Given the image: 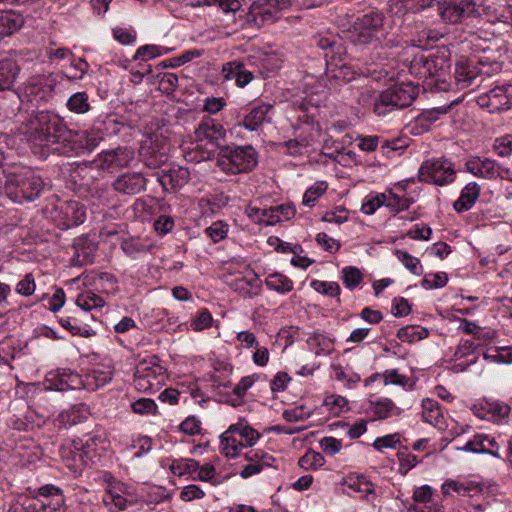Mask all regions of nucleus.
<instances>
[{"label":"nucleus","instance_id":"nucleus-19","mask_svg":"<svg viewBox=\"0 0 512 512\" xmlns=\"http://www.w3.org/2000/svg\"><path fill=\"white\" fill-rule=\"evenodd\" d=\"M134 159V152L127 147H118L106 150L99 154V167L105 170H114L126 167Z\"/></svg>","mask_w":512,"mask_h":512},{"label":"nucleus","instance_id":"nucleus-34","mask_svg":"<svg viewBox=\"0 0 512 512\" xmlns=\"http://www.w3.org/2000/svg\"><path fill=\"white\" fill-rule=\"evenodd\" d=\"M222 453L228 458H235L240 451L247 446L241 441L236 433H229V428L220 436Z\"/></svg>","mask_w":512,"mask_h":512},{"label":"nucleus","instance_id":"nucleus-6","mask_svg":"<svg viewBox=\"0 0 512 512\" xmlns=\"http://www.w3.org/2000/svg\"><path fill=\"white\" fill-rule=\"evenodd\" d=\"M165 379V369L155 355L141 360L136 366L134 386L140 392H157L164 385Z\"/></svg>","mask_w":512,"mask_h":512},{"label":"nucleus","instance_id":"nucleus-21","mask_svg":"<svg viewBox=\"0 0 512 512\" xmlns=\"http://www.w3.org/2000/svg\"><path fill=\"white\" fill-rule=\"evenodd\" d=\"M23 413L14 414L8 420V426L16 431L28 432L45 423L44 416L26 404Z\"/></svg>","mask_w":512,"mask_h":512},{"label":"nucleus","instance_id":"nucleus-4","mask_svg":"<svg viewBox=\"0 0 512 512\" xmlns=\"http://www.w3.org/2000/svg\"><path fill=\"white\" fill-rule=\"evenodd\" d=\"M61 489L52 484L44 485L36 497H24L13 503L8 512H65Z\"/></svg>","mask_w":512,"mask_h":512},{"label":"nucleus","instance_id":"nucleus-40","mask_svg":"<svg viewBox=\"0 0 512 512\" xmlns=\"http://www.w3.org/2000/svg\"><path fill=\"white\" fill-rule=\"evenodd\" d=\"M307 344L316 355L329 354L333 349V340L319 332L309 336Z\"/></svg>","mask_w":512,"mask_h":512},{"label":"nucleus","instance_id":"nucleus-7","mask_svg":"<svg viewBox=\"0 0 512 512\" xmlns=\"http://www.w3.org/2000/svg\"><path fill=\"white\" fill-rule=\"evenodd\" d=\"M291 6L290 0H255L245 14L244 24L261 27L280 18L281 10Z\"/></svg>","mask_w":512,"mask_h":512},{"label":"nucleus","instance_id":"nucleus-47","mask_svg":"<svg viewBox=\"0 0 512 512\" xmlns=\"http://www.w3.org/2000/svg\"><path fill=\"white\" fill-rule=\"evenodd\" d=\"M391 6H396L403 10L419 12L435 5V0H389Z\"/></svg>","mask_w":512,"mask_h":512},{"label":"nucleus","instance_id":"nucleus-8","mask_svg":"<svg viewBox=\"0 0 512 512\" xmlns=\"http://www.w3.org/2000/svg\"><path fill=\"white\" fill-rule=\"evenodd\" d=\"M300 124L295 127V138L289 139L283 143L287 148L288 154L292 156L301 155L304 148L311 146L320 134V126L315 123L314 118L303 112L298 116Z\"/></svg>","mask_w":512,"mask_h":512},{"label":"nucleus","instance_id":"nucleus-29","mask_svg":"<svg viewBox=\"0 0 512 512\" xmlns=\"http://www.w3.org/2000/svg\"><path fill=\"white\" fill-rule=\"evenodd\" d=\"M480 191V186L476 182H469L461 190L459 198L454 202V210L458 213L470 210L479 198Z\"/></svg>","mask_w":512,"mask_h":512},{"label":"nucleus","instance_id":"nucleus-51","mask_svg":"<svg viewBox=\"0 0 512 512\" xmlns=\"http://www.w3.org/2000/svg\"><path fill=\"white\" fill-rule=\"evenodd\" d=\"M310 285L318 293H321L323 295L330 296V297H337V302L338 303L340 302L339 295H340L341 290H340V286L337 282L313 280Z\"/></svg>","mask_w":512,"mask_h":512},{"label":"nucleus","instance_id":"nucleus-10","mask_svg":"<svg viewBox=\"0 0 512 512\" xmlns=\"http://www.w3.org/2000/svg\"><path fill=\"white\" fill-rule=\"evenodd\" d=\"M500 69V64L495 62L487 67L482 61L461 58L455 65L454 77L459 89H466L473 85L482 74L490 75L492 71Z\"/></svg>","mask_w":512,"mask_h":512},{"label":"nucleus","instance_id":"nucleus-59","mask_svg":"<svg viewBox=\"0 0 512 512\" xmlns=\"http://www.w3.org/2000/svg\"><path fill=\"white\" fill-rule=\"evenodd\" d=\"M202 55V51L193 49L183 52L178 57H175L170 60H165L161 63L163 67H178L180 65H183L189 61H191L194 58L200 57Z\"/></svg>","mask_w":512,"mask_h":512},{"label":"nucleus","instance_id":"nucleus-62","mask_svg":"<svg viewBox=\"0 0 512 512\" xmlns=\"http://www.w3.org/2000/svg\"><path fill=\"white\" fill-rule=\"evenodd\" d=\"M397 456L399 460L398 471L402 475H406L418 463L417 456L407 451L398 452Z\"/></svg>","mask_w":512,"mask_h":512},{"label":"nucleus","instance_id":"nucleus-61","mask_svg":"<svg viewBox=\"0 0 512 512\" xmlns=\"http://www.w3.org/2000/svg\"><path fill=\"white\" fill-rule=\"evenodd\" d=\"M327 190L325 182H319L308 188L303 196V204L306 206H312L314 202L323 195Z\"/></svg>","mask_w":512,"mask_h":512},{"label":"nucleus","instance_id":"nucleus-55","mask_svg":"<svg viewBox=\"0 0 512 512\" xmlns=\"http://www.w3.org/2000/svg\"><path fill=\"white\" fill-rule=\"evenodd\" d=\"M448 282V276L445 272L429 273L421 281L425 289H437L444 287Z\"/></svg>","mask_w":512,"mask_h":512},{"label":"nucleus","instance_id":"nucleus-36","mask_svg":"<svg viewBox=\"0 0 512 512\" xmlns=\"http://www.w3.org/2000/svg\"><path fill=\"white\" fill-rule=\"evenodd\" d=\"M475 447L477 454H489L495 458L503 459L500 453V446L496 442L495 438L488 434H476Z\"/></svg>","mask_w":512,"mask_h":512},{"label":"nucleus","instance_id":"nucleus-33","mask_svg":"<svg viewBox=\"0 0 512 512\" xmlns=\"http://www.w3.org/2000/svg\"><path fill=\"white\" fill-rule=\"evenodd\" d=\"M24 23L23 17L14 11H0V36H10L18 31Z\"/></svg>","mask_w":512,"mask_h":512},{"label":"nucleus","instance_id":"nucleus-28","mask_svg":"<svg viewBox=\"0 0 512 512\" xmlns=\"http://www.w3.org/2000/svg\"><path fill=\"white\" fill-rule=\"evenodd\" d=\"M480 409L483 412L477 415L493 422H502L510 414V406L498 401H484L480 404Z\"/></svg>","mask_w":512,"mask_h":512},{"label":"nucleus","instance_id":"nucleus-56","mask_svg":"<svg viewBox=\"0 0 512 512\" xmlns=\"http://www.w3.org/2000/svg\"><path fill=\"white\" fill-rule=\"evenodd\" d=\"M131 408L134 413L139 415H148L157 413V405L154 400L150 398H140L131 403Z\"/></svg>","mask_w":512,"mask_h":512},{"label":"nucleus","instance_id":"nucleus-1","mask_svg":"<svg viewBox=\"0 0 512 512\" xmlns=\"http://www.w3.org/2000/svg\"><path fill=\"white\" fill-rule=\"evenodd\" d=\"M3 175L7 197L18 204L33 202L51 188L49 181L43 179L31 167L21 164L4 166Z\"/></svg>","mask_w":512,"mask_h":512},{"label":"nucleus","instance_id":"nucleus-46","mask_svg":"<svg viewBox=\"0 0 512 512\" xmlns=\"http://www.w3.org/2000/svg\"><path fill=\"white\" fill-rule=\"evenodd\" d=\"M357 102L362 107L370 109L376 114V105L380 104V92L370 88H363L358 91Z\"/></svg>","mask_w":512,"mask_h":512},{"label":"nucleus","instance_id":"nucleus-58","mask_svg":"<svg viewBox=\"0 0 512 512\" xmlns=\"http://www.w3.org/2000/svg\"><path fill=\"white\" fill-rule=\"evenodd\" d=\"M362 278V273L356 267L348 266L342 270L343 283L349 289H353L358 286L362 281Z\"/></svg>","mask_w":512,"mask_h":512},{"label":"nucleus","instance_id":"nucleus-16","mask_svg":"<svg viewBox=\"0 0 512 512\" xmlns=\"http://www.w3.org/2000/svg\"><path fill=\"white\" fill-rule=\"evenodd\" d=\"M444 60L434 55L416 54L409 65L410 74L418 79L439 77L444 69Z\"/></svg>","mask_w":512,"mask_h":512},{"label":"nucleus","instance_id":"nucleus-44","mask_svg":"<svg viewBox=\"0 0 512 512\" xmlns=\"http://www.w3.org/2000/svg\"><path fill=\"white\" fill-rule=\"evenodd\" d=\"M76 304L79 308L90 311L104 306L105 301L102 297L92 291H85L77 296Z\"/></svg>","mask_w":512,"mask_h":512},{"label":"nucleus","instance_id":"nucleus-32","mask_svg":"<svg viewBox=\"0 0 512 512\" xmlns=\"http://www.w3.org/2000/svg\"><path fill=\"white\" fill-rule=\"evenodd\" d=\"M236 433L247 447H252L260 438V433L252 428L245 418H239L237 423L229 426V433Z\"/></svg>","mask_w":512,"mask_h":512},{"label":"nucleus","instance_id":"nucleus-30","mask_svg":"<svg viewBox=\"0 0 512 512\" xmlns=\"http://www.w3.org/2000/svg\"><path fill=\"white\" fill-rule=\"evenodd\" d=\"M20 68L10 58L0 60V91H9L13 88Z\"/></svg>","mask_w":512,"mask_h":512},{"label":"nucleus","instance_id":"nucleus-41","mask_svg":"<svg viewBox=\"0 0 512 512\" xmlns=\"http://www.w3.org/2000/svg\"><path fill=\"white\" fill-rule=\"evenodd\" d=\"M429 331L418 325H407L397 332V337L403 342H416L428 337Z\"/></svg>","mask_w":512,"mask_h":512},{"label":"nucleus","instance_id":"nucleus-60","mask_svg":"<svg viewBox=\"0 0 512 512\" xmlns=\"http://www.w3.org/2000/svg\"><path fill=\"white\" fill-rule=\"evenodd\" d=\"M205 233L214 243H217L227 237L228 224L223 221H216L206 228Z\"/></svg>","mask_w":512,"mask_h":512},{"label":"nucleus","instance_id":"nucleus-64","mask_svg":"<svg viewBox=\"0 0 512 512\" xmlns=\"http://www.w3.org/2000/svg\"><path fill=\"white\" fill-rule=\"evenodd\" d=\"M493 147L499 156H510L512 154V135L496 138Z\"/></svg>","mask_w":512,"mask_h":512},{"label":"nucleus","instance_id":"nucleus-57","mask_svg":"<svg viewBox=\"0 0 512 512\" xmlns=\"http://www.w3.org/2000/svg\"><path fill=\"white\" fill-rule=\"evenodd\" d=\"M213 323V317L208 309H201L196 316L191 320V328L194 331H202L211 327Z\"/></svg>","mask_w":512,"mask_h":512},{"label":"nucleus","instance_id":"nucleus-35","mask_svg":"<svg viewBox=\"0 0 512 512\" xmlns=\"http://www.w3.org/2000/svg\"><path fill=\"white\" fill-rule=\"evenodd\" d=\"M369 411L378 419H386L393 415H399L401 410L389 398H379L376 401H370Z\"/></svg>","mask_w":512,"mask_h":512},{"label":"nucleus","instance_id":"nucleus-31","mask_svg":"<svg viewBox=\"0 0 512 512\" xmlns=\"http://www.w3.org/2000/svg\"><path fill=\"white\" fill-rule=\"evenodd\" d=\"M66 466L74 473L81 472L89 464L90 457L88 452L81 451L79 448L69 447L65 448L62 452Z\"/></svg>","mask_w":512,"mask_h":512},{"label":"nucleus","instance_id":"nucleus-18","mask_svg":"<svg viewBox=\"0 0 512 512\" xmlns=\"http://www.w3.org/2000/svg\"><path fill=\"white\" fill-rule=\"evenodd\" d=\"M45 385L50 390L67 391L80 389L83 381L79 374L69 369H58L47 375Z\"/></svg>","mask_w":512,"mask_h":512},{"label":"nucleus","instance_id":"nucleus-3","mask_svg":"<svg viewBox=\"0 0 512 512\" xmlns=\"http://www.w3.org/2000/svg\"><path fill=\"white\" fill-rule=\"evenodd\" d=\"M257 164L258 153L251 145L235 144L222 146L216 162V166L228 175L250 172Z\"/></svg>","mask_w":512,"mask_h":512},{"label":"nucleus","instance_id":"nucleus-22","mask_svg":"<svg viewBox=\"0 0 512 512\" xmlns=\"http://www.w3.org/2000/svg\"><path fill=\"white\" fill-rule=\"evenodd\" d=\"M115 191L124 195H136L146 188V178L141 172L119 175L112 184Z\"/></svg>","mask_w":512,"mask_h":512},{"label":"nucleus","instance_id":"nucleus-45","mask_svg":"<svg viewBox=\"0 0 512 512\" xmlns=\"http://www.w3.org/2000/svg\"><path fill=\"white\" fill-rule=\"evenodd\" d=\"M60 209L67 217H69V220L71 221L69 225H79L80 223H83L85 219V211L79 202H65L61 205Z\"/></svg>","mask_w":512,"mask_h":512},{"label":"nucleus","instance_id":"nucleus-38","mask_svg":"<svg viewBox=\"0 0 512 512\" xmlns=\"http://www.w3.org/2000/svg\"><path fill=\"white\" fill-rule=\"evenodd\" d=\"M102 501L103 504L106 507H108L111 512H114L112 507H114L116 511H123L133 505L132 500L127 499L121 493L117 492L115 489H109L103 495Z\"/></svg>","mask_w":512,"mask_h":512},{"label":"nucleus","instance_id":"nucleus-52","mask_svg":"<svg viewBox=\"0 0 512 512\" xmlns=\"http://www.w3.org/2000/svg\"><path fill=\"white\" fill-rule=\"evenodd\" d=\"M170 469L175 475L192 473L199 469V462L195 459H175L170 465Z\"/></svg>","mask_w":512,"mask_h":512},{"label":"nucleus","instance_id":"nucleus-42","mask_svg":"<svg viewBox=\"0 0 512 512\" xmlns=\"http://www.w3.org/2000/svg\"><path fill=\"white\" fill-rule=\"evenodd\" d=\"M386 203H387L386 192H384V193L371 192L364 198L362 206H361V211H362V213H364L366 215H372L381 206L386 207Z\"/></svg>","mask_w":512,"mask_h":512},{"label":"nucleus","instance_id":"nucleus-5","mask_svg":"<svg viewBox=\"0 0 512 512\" xmlns=\"http://www.w3.org/2000/svg\"><path fill=\"white\" fill-rule=\"evenodd\" d=\"M418 87L412 83H401L380 92V104L376 105V115L384 117L392 111L410 106L418 95Z\"/></svg>","mask_w":512,"mask_h":512},{"label":"nucleus","instance_id":"nucleus-12","mask_svg":"<svg viewBox=\"0 0 512 512\" xmlns=\"http://www.w3.org/2000/svg\"><path fill=\"white\" fill-rule=\"evenodd\" d=\"M139 155L143 164L157 169L168 160V142L159 134L149 135L141 144Z\"/></svg>","mask_w":512,"mask_h":512},{"label":"nucleus","instance_id":"nucleus-53","mask_svg":"<svg viewBox=\"0 0 512 512\" xmlns=\"http://www.w3.org/2000/svg\"><path fill=\"white\" fill-rule=\"evenodd\" d=\"M395 255L397 259L414 275H421L423 268L420 265V260L408 252L403 250H396Z\"/></svg>","mask_w":512,"mask_h":512},{"label":"nucleus","instance_id":"nucleus-48","mask_svg":"<svg viewBox=\"0 0 512 512\" xmlns=\"http://www.w3.org/2000/svg\"><path fill=\"white\" fill-rule=\"evenodd\" d=\"M67 107L71 112L84 114L90 110L88 95L85 92H77L69 97Z\"/></svg>","mask_w":512,"mask_h":512},{"label":"nucleus","instance_id":"nucleus-63","mask_svg":"<svg viewBox=\"0 0 512 512\" xmlns=\"http://www.w3.org/2000/svg\"><path fill=\"white\" fill-rule=\"evenodd\" d=\"M36 289L35 279L32 273H28L16 284L15 291L22 296H31Z\"/></svg>","mask_w":512,"mask_h":512},{"label":"nucleus","instance_id":"nucleus-23","mask_svg":"<svg viewBox=\"0 0 512 512\" xmlns=\"http://www.w3.org/2000/svg\"><path fill=\"white\" fill-rule=\"evenodd\" d=\"M225 136V130L222 125L216 123L212 119H205L194 131V140L195 142L202 145V143H207L210 145L211 143L215 144V146H220L218 141L223 139Z\"/></svg>","mask_w":512,"mask_h":512},{"label":"nucleus","instance_id":"nucleus-9","mask_svg":"<svg viewBox=\"0 0 512 512\" xmlns=\"http://www.w3.org/2000/svg\"><path fill=\"white\" fill-rule=\"evenodd\" d=\"M453 163L445 158H432L424 161L418 170V179L421 182L438 186L450 184L455 179Z\"/></svg>","mask_w":512,"mask_h":512},{"label":"nucleus","instance_id":"nucleus-20","mask_svg":"<svg viewBox=\"0 0 512 512\" xmlns=\"http://www.w3.org/2000/svg\"><path fill=\"white\" fill-rule=\"evenodd\" d=\"M157 181L166 192H176L184 187L190 179V171L183 166H176L167 171L157 172Z\"/></svg>","mask_w":512,"mask_h":512},{"label":"nucleus","instance_id":"nucleus-26","mask_svg":"<svg viewBox=\"0 0 512 512\" xmlns=\"http://www.w3.org/2000/svg\"><path fill=\"white\" fill-rule=\"evenodd\" d=\"M272 109L273 105L269 103L255 104L250 108L240 125L249 131H257L265 122H270L268 114Z\"/></svg>","mask_w":512,"mask_h":512},{"label":"nucleus","instance_id":"nucleus-15","mask_svg":"<svg viewBox=\"0 0 512 512\" xmlns=\"http://www.w3.org/2000/svg\"><path fill=\"white\" fill-rule=\"evenodd\" d=\"M476 102L490 113L507 110L512 106V85L495 86L487 93L479 95Z\"/></svg>","mask_w":512,"mask_h":512},{"label":"nucleus","instance_id":"nucleus-43","mask_svg":"<svg viewBox=\"0 0 512 512\" xmlns=\"http://www.w3.org/2000/svg\"><path fill=\"white\" fill-rule=\"evenodd\" d=\"M387 203L386 207L390 209L393 214H398L402 211L408 210L409 207L414 203L413 198L401 197L391 190L386 192Z\"/></svg>","mask_w":512,"mask_h":512},{"label":"nucleus","instance_id":"nucleus-54","mask_svg":"<svg viewBox=\"0 0 512 512\" xmlns=\"http://www.w3.org/2000/svg\"><path fill=\"white\" fill-rule=\"evenodd\" d=\"M325 463L324 456L320 452L308 451L299 459V466L305 470L317 469Z\"/></svg>","mask_w":512,"mask_h":512},{"label":"nucleus","instance_id":"nucleus-17","mask_svg":"<svg viewBox=\"0 0 512 512\" xmlns=\"http://www.w3.org/2000/svg\"><path fill=\"white\" fill-rule=\"evenodd\" d=\"M295 213V207L292 204L287 203L264 209L253 207L250 209L249 216L253 217L260 223L275 225L278 222L292 219L295 216Z\"/></svg>","mask_w":512,"mask_h":512},{"label":"nucleus","instance_id":"nucleus-50","mask_svg":"<svg viewBox=\"0 0 512 512\" xmlns=\"http://www.w3.org/2000/svg\"><path fill=\"white\" fill-rule=\"evenodd\" d=\"M347 487L355 492L363 493L365 498H368L369 494H374V486L364 476H357L355 478H349L345 481Z\"/></svg>","mask_w":512,"mask_h":512},{"label":"nucleus","instance_id":"nucleus-13","mask_svg":"<svg viewBox=\"0 0 512 512\" xmlns=\"http://www.w3.org/2000/svg\"><path fill=\"white\" fill-rule=\"evenodd\" d=\"M385 14L378 10L372 9L358 17L354 22V29L358 32L356 43L369 44L378 39V33L383 31Z\"/></svg>","mask_w":512,"mask_h":512},{"label":"nucleus","instance_id":"nucleus-2","mask_svg":"<svg viewBox=\"0 0 512 512\" xmlns=\"http://www.w3.org/2000/svg\"><path fill=\"white\" fill-rule=\"evenodd\" d=\"M29 140L45 146L54 154L59 155L61 146H68L73 131L58 115L51 112H39L31 122L28 132Z\"/></svg>","mask_w":512,"mask_h":512},{"label":"nucleus","instance_id":"nucleus-24","mask_svg":"<svg viewBox=\"0 0 512 512\" xmlns=\"http://www.w3.org/2000/svg\"><path fill=\"white\" fill-rule=\"evenodd\" d=\"M74 254L71 263L75 266H84L94 262L97 244L86 236L75 238L73 241Z\"/></svg>","mask_w":512,"mask_h":512},{"label":"nucleus","instance_id":"nucleus-37","mask_svg":"<svg viewBox=\"0 0 512 512\" xmlns=\"http://www.w3.org/2000/svg\"><path fill=\"white\" fill-rule=\"evenodd\" d=\"M422 419L424 422L429 423L433 426H438L442 423L443 414L439 403L430 398H426L422 401Z\"/></svg>","mask_w":512,"mask_h":512},{"label":"nucleus","instance_id":"nucleus-27","mask_svg":"<svg viewBox=\"0 0 512 512\" xmlns=\"http://www.w3.org/2000/svg\"><path fill=\"white\" fill-rule=\"evenodd\" d=\"M90 415V409L88 405L84 403H78L70 406L67 409L61 411L56 419L59 427H69L82 423L88 419Z\"/></svg>","mask_w":512,"mask_h":512},{"label":"nucleus","instance_id":"nucleus-39","mask_svg":"<svg viewBox=\"0 0 512 512\" xmlns=\"http://www.w3.org/2000/svg\"><path fill=\"white\" fill-rule=\"evenodd\" d=\"M265 285L280 294H286L294 287L293 281L281 273L270 274L265 280Z\"/></svg>","mask_w":512,"mask_h":512},{"label":"nucleus","instance_id":"nucleus-14","mask_svg":"<svg viewBox=\"0 0 512 512\" xmlns=\"http://www.w3.org/2000/svg\"><path fill=\"white\" fill-rule=\"evenodd\" d=\"M103 140V137L98 131H80L74 132L73 137L69 139L68 146H61L59 155L61 156H77L85 151H93Z\"/></svg>","mask_w":512,"mask_h":512},{"label":"nucleus","instance_id":"nucleus-49","mask_svg":"<svg viewBox=\"0 0 512 512\" xmlns=\"http://www.w3.org/2000/svg\"><path fill=\"white\" fill-rule=\"evenodd\" d=\"M168 52H169V49L162 47V46H158V45H154V44L144 45L137 49L133 59L134 60L141 59L143 61H147V60L153 59L155 57L167 54Z\"/></svg>","mask_w":512,"mask_h":512},{"label":"nucleus","instance_id":"nucleus-25","mask_svg":"<svg viewBox=\"0 0 512 512\" xmlns=\"http://www.w3.org/2000/svg\"><path fill=\"white\" fill-rule=\"evenodd\" d=\"M465 167L469 173L484 179L492 180L500 176V166L488 158L472 157L466 162Z\"/></svg>","mask_w":512,"mask_h":512},{"label":"nucleus","instance_id":"nucleus-11","mask_svg":"<svg viewBox=\"0 0 512 512\" xmlns=\"http://www.w3.org/2000/svg\"><path fill=\"white\" fill-rule=\"evenodd\" d=\"M440 19L446 24L463 22L479 15L474 0H435Z\"/></svg>","mask_w":512,"mask_h":512}]
</instances>
